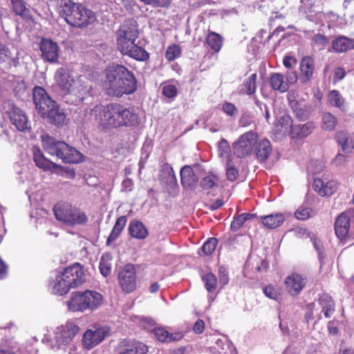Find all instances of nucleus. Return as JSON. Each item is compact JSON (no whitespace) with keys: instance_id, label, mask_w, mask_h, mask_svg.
Returning <instances> with one entry per match:
<instances>
[{"instance_id":"nucleus-1","label":"nucleus","mask_w":354,"mask_h":354,"mask_svg":"<svg viewBox=\"0 0 354 354\" xmlns=\"http://www.w3.org/2000/svg\"><path fill=\"white\" fill-rule=\"evenodd\" d=\"M90 114L97 129L102 132L135 127L140 123L139 116L132 109L116 102L97 104L91 110Z\"/></svg>"},{"instance_id":"nucleus-2","label":"nucleus","mask_w":354,"mask_h":354,"mask_svg":"<svg viewBox=\"0 0 354 354\" xmlns=\"http://www.w3.org/2000/svg\"><path fill=\"white\" fill-rule=\"evenodd\" d=\"M103 86L110 97H122L136 92L138 81L133 71L122 64H113L104 71Z\"/></svg>"},{"instance_id":"nucleus-3","label":"nucleus","mask_w":354,"mask_h":354,"mask_svg":"<svg viewBox=\"0 0 354 354\" xmlns=\"http://www.w3.org/2000/svg\"><path fill=\"white\" fill-rule=\"evenodd\" d=\"M32 95L35 108L42 118H46L50 124L58 127L66 124V115L59 109L57 102L51 99L43 87L35 86Z\"/></svg>"},{"instance_id":"nucleus-4","label":"nucleus","mask_w":354,"mask_h":354,"mask_svg":"<svg viewBox=\"0 0 354 354\" xmlns=\"http://www.w3.org/2000/svg\"><path fill=\"white\" fill-rule=\"evenodd\" d=\"M59 15L68 24L77 28H84L92 24L95 19L94 12L80 3L72 0H57Z\"/></svg>"},{"instance_id":"nucleus-5","label":"nucleus","mask_w":354,"mask_h":354,"mask_svg":"<svg viewBox=\"0 0 354 354\" xmlns=\"http://www.w3.org/2000/svg\"><path fill=\"white\" fill-rule=\"evenodd\" d=\"M41 145L46 153L57 156L64 163L75 164L83 160V155L75 147L65 142L58 141L50 136H41Z\"/></svg>"},{"instance_id":"nucleus-6","label":"nucleus","mask_w":354,"mask_h":354,"mask_svg":"<svg viewBox=\"0 0 354 354\" xmlns=\"http://www.w3.org/2000/svg\"><path fill=\"white\" fill-rule=\"evenodd\" d=\"M103 303V296L97 291L86 290L71 293L68 308L73 312L93 311Z\"/></svg>"},{"instance_id":"nucleus-7","label":"nucleus","mask_w":354,"mask_h":354,"mask_svg":"<svg viewBox=\"0 0 354 354\" xmlns=\"http://www.w3.org/2000/svg\"><path fill=\"white\" fill-rule=\"evenodd\" d=\"M53 211L57 220L70 226L82 225L88 222L86 214L68 202H57Z\"/></svg>"},{"instance_id":"nucleus-8","label":"nucleus","mask_w":354,"mask_h":354,"mask_svg":"<svg viewBox=\"0 0 354 354\" xmlns=\"http://www.w3.org/2000/svg\"><path fill=\"white\" fill-rule=\"evenodd\" d=\"M137 39H116L118 50L123 55H127L135 60L145 62L149 59V54L142 47L136 44Z\"/></svg>"},{"instance_id":"nucleus-9","label":"nucleus","mask_w":354,"mask_h":354,"mask_svg":"<svg viewBox=\"0 0 354 354\" xmlns=\"http://www.w3.org/2000/svg\"><path fill=\"white\" fill-rule=\"evenodd\" d=\"M110 330L106 326H93L83 334L82 343L85 349L90 350L100 344L109 335Z\"/></svg>"},{"instance_id":"nucleus-10","label":"nucleus","mask_w":354,"mask_h":354,"mask_svg":"<svg viewBox=\"0 0 354 354\" xmlns=\"http://www.w3.org/2000/svg\"><path fill=\"white\" fill-rule=\"evenodd\" d=\"M258 135L253 131H249L241 135L239 140L233 144V152L239 158L249 155L257 144Z\"/></svg>"},{"instance_id":"nucleus-11","label":"nucleus","mask_w":354,"mask_h":354,"mask_svg":"<svg viewBox=\"0 0 354 354\" xmlns=\"http://www.w3.org/2000/svg\"><path fill=\"white\" fill-rule=\"evenodd\" d=\"M118 282L122 291L130 293L136 290L137 277L134 266L127 264L118 273Z\"/></svg>"},{"instance_id":"nucleus-12","label":"nucleus","mask_w":354,"mask_h":354,"mask_svg":"<svg viewBox=\"0 0 354 354\" xmlns=\"http://www.w3.org/2000/svg\"><path fill=\"white\" fill-rule=\"evenodd\" d=\"M62 274L72 288H77L86 281L84 267L80 263H75L66 268Z\"/></svg>"},{"instance_id":"nucleus-13","label":"nucleus","mask_w":354,"mask_h":354,"mask_svg":"<svg viewBox=\"0 0 354 354\" xmlns=\"http://www.w3.org/2000/svg\"><path fill=\"white\" fill-rule=\"evenodd\" d=\"M10 123L19 131H26L30 129V124L26 113L19 108L13 106L8 111Z\"/></svg>"},{"instance_id":"nucleus-14","label":"nucleus","mask_w":354,"mask_h":354,"mask_svg":"<svg viewBox=\"0 0 354 354\" xmlns=\"http://www.w3.org/2000/svg\"><path fill=\"white\" fill-rule=\"evenodd\" d=\"M306 276L293 272L286 278L284 284L286 290L290 295L297 296L306 286Z\"/></svg>"},{"instance_id":"nucleus-15","label":"nucleus","mask_w":354,"mask_h":354,"mask_svg":"<svg viewBox=\"0 0 354 354\" xmlns=\"http://www.w3.org/2000/svg\"><path fill=\"white\" fill-rule=\"evenodd\" d=\"M42 58L49 62L56 63L59 58V46L50 39L43 38L39 43Z\"/></svg>"},{"instance_id":"nucleus-16","label":"nucleus","mask_w":354,"mask_h":354,"mask_svg":"<svg viewBox=\"0 0 354 354\" xmlns=\"http://www.w3.org/2000/svg\"><path fill=\"white\" fill-rule=\"evenodd\" d=\"M71 73V69L66 66H62L59 68L54 75V80L57 85L66 93L70 92L75 82Z\"/></svg>"},{"instance_id":"nucleus-17","label":"nucleus","mask_w":354,"mask_h":354,"mask_svg":"<svg viewBox=\"0 0 354 354\" xmlns=\"http://www.w3.org/2000/svg\"><path fill=\"white\" fill-rule=\"evenodd\" d=\"M138 27V23L135 19L124 20L115 32L116 39H138L139 36Z\"/></svg>"},{"instance_id":"nucleus-18","label":"nucleus","mask_w":354,"mask_h":354,"mask_svg":"<svg viewBox=\"0 0 354 354\" xmlns=\"http://www.w3.org/2000/svg\"><path fill=\"white\" fill-rule=\"evenodd\" d=\"M315 69V60L310 56H304L299 64V80L301 83H307L311 80Z\"/></svg>"},{"instance_id":"nucleus-19","label":"nucleus","mask_w":354,"mask_h":354,"mask_svg":"<svg viewBox=\"0 0 354 354\" xmlns=\"http://www.w3.org/2000/svg\"><path fill=\"white\" fill-rule=\"evenodd\" d=\"M79 331L80 327L77 324L73 322H67L65 325L62 326L57 337L58 341L64 345H67L72 342Z\"/></svg>"},{"instance_id":"nucleus-20","label":"nucleus","mask_w":354,"mask_h":354,"mask_svg":"<svg viewBox=\"0 0 354 354\" xmlns=\"http://www.w3.org/2000/svg\"><path fill=\"white\" fill-rule=\"evenodd\" d=\"M337 183L335 180H329L327 183L320 178H315L313 183V189L321 196H330L337 190Z\"/></svg>"},{"instance_id":"nucleus-21","label":"nucleus","mask_w":354,"mask_h":354,"mask_svg":"<svg viewBox=\"0 0 354 354\" xmlns=\"http://www.w3.org/2000/svg\"><path fill=\"white\" fill-rule=\"evenodd\" d=\"M180 174L183 187L185 189H193L198 182V177L193 169L189 165H185L180 169Z\"/></svg>"},{"instance_id":"nucleus-22","label":"nucleus","mask_w":354,"mask_h":354,"mask_svg":"<svg viewBox=\"0 0 354 354\" xmlns=\"http://www.w3.org/2000/svg\"><path fill=\"white\" fill-rule=\"evenodd\" d=\"M350 218L346 212H342L336 218L335 222V232L339 239H344L348 234L350 229Z\"/></svg>"},{"instance_id":"nucleus-23","label":"nucleus","mask_w":354,"mask_h":354,"mask_svg":"<svg viewBox=\"0 0 354 354\" xmlns=\"http://www.w3.org/2000/svg\"><path fill=\"white\" fill-rule=\"evenodd\" d=\"M33 160L37 167L43 169L44 171H50L51 169L61 167L57 164L47 159L41 152V149L36 146L32 147Z\"/></svg>"},{"instance_id":"nucleus-24","label":"nucleus","mask_w":354,"mask_h":354,"mask_svg":"<svg viewBox=\"0 0 354 354\" xmlns=\"http://www.w3.org/2000/svg\"><path fill=\"white\" fill-rule=\"evenodd\" d=\"M128 232L131 238L138 240H145L149 236V230L145 224L135 219L130 221Z\"/></svg>"},{"instance_id":"nucleus-25","label":"nucleus","mask_w":354,"mask_h":354,"mask_svg":"<svg viewBox=\"0 0 354 354\" xmlns=\"http://www.w3.org/2000/svg\"><path fill=\"white\" fill-rule=\"evenodd\" d=\"M160 177V180L171 188L178 187L174 170L169 163L165 162L161 165Z\"/></svg>"},{"instance_id":"nucleus-26","label":"nucleus","mask_w":354,"mask_h":354,"mask_svg":"<svg viewBox=\"0 0 354 354\" xmlns=\"http://www.w3.org/2000/svg\"><path fill=\"white\" fill-rule=\"evenodd\" d=\"M50 286L52 292L55 295L60 296L67 294L72 289L62 272L57 275L55 280L50 282Z\"/></svg>"},{"instance_id":"nucleus-27","label":"nucleus","mask_w":354,"mask_h":354,"mask_svg":"<svg viewBox=\"0 0 354 354\" xmlns=\"http://www.w3.org/2000/svg\"><path fill=\"white\" fill-rule=\"evenodd\" d=\"M272 151L270 142L268 139H263L259 142H257L254 151L260 162H265L270 156Z\"/></svg>"},{"instance_id":"nucleus-28","label":"nucleus","mask_w":354,"mask_h":354,"mask_svg":"<svg viewBox=\"0 0 354 354\" xmlns=\"http://www.w3.org/2000/svg\"><path fill=\"white\" fill-rule=\"evenodd\" d=\"M152 332L158 341L164 343L177 342L183 338L181 333H169L162 327L154 328Z\"/></svg>"},{"instance_id":"nucleus-29","label":"nucleus","mask_w":354,"mask_h":354,"mask_svg":"<svg viewBox=\"0 0 354 354\" xmlns=\"http://www.w3.org/2000/svg\"><path fill=\"white\" fill-rule=\"evenodd\" d=\"M332 48L337 53H346L354 48V39L339 36L332 41Z\"/></svg>"},{"instance_id":"nucleus-30","label":"nucleus","mask_w":354,"mask_h":354,"mask_svg":"<svg viewBox=\"0 0 354 354\" xmlns=\"http://www.w3.org/2000/svg\"><path fill=\"white\" fill-rule=\"evenodd\" d=\"M260 219L266 228L275 229L283 223L285 216L282 213H277L261 216Z\"/></svg>"},{"instance_id":"nucleus-31","label":"nucleus","mask_w":354,"mask_h":354,"mask_svg":"<svg viewBox=\"0 0 354 354\" xmlns=\"http://www.w3.org/2000/svg\"><path fill=\"white\" fill-rule=\"evenodd\" d=\"M318 303L322 306V311L326 318H330L335 312V302L328 293H323L318 299Z\"/></svg>"},{"instance_id":"nucleus-32","label":"nucleus","mask_w":354,"mask_h":354,"mask_svg":"<svg viewBox=\"0 0 354 354\" xmlns=\"http://www.w3.org/2000/svg\"><path fill=\"white\" fill-rule=\"evenodd\" d=\"M269 83L274 91L284 93L289 89L288 83L285 81L284 77L281 73H272L269 79Z\"/></svg>"},{"instance_id":"nucleus-33","label":"nucleus","mask_w":354,"mask_h":354,"mask_svg":"<svg viewBox=\"0 0 354 354\" xmlns=\"http://www.w3.org/2000/svg\"><path fill=\"white\" fill-rule=\"evenodd\" d=\"M127 222V218L126 216H121L116 219L114 226L107 238L106 245H110L118 238L126 226Z\"/></svg>"},{"instance_id":"nucleus-34","label":"nucleus","mask_w":354,"mask_h":354,"mask_svg":"<svg viewBox=\"0 0 354 354\" xmlns=\"http://www.w3.org/2000/svg\"><path fill=\"white\" fill-rule=\"evenodd\" d=\"M257 77L256 73H252L241 84L239 88V94L250 95L255 93L257 89Z\"/></svg>"},{"instance_id":"nucleus-35","label":"nucleus","mask_w":354,"mask_h":354,"mask_svg":"<svg viewBox=\"0 0 354 354\" xmlns=\"http://www.w3.org/2000/svg\"><path fill=\"white\" fill-rule=\"evenodd\" d=\"M148 347L142 342L128 343L120 351L118 354H146Z\"/></svg>"},{"instance_id":"nucleus-36","label":"nucleus","mask_w":354,"mask_h":354,"mask_svg":"<svg viewBox=\"0 0 354 354\" xmlns=\"http://www.w3.org/2000/svg\"><path fill=\"white\" fill-rule=\"evenodd\" d=\"M314 129V123L308 122L303 124L295 125L292 127V134L295 138H304L309 136Z\"/></svg>"},{"instance_id":"nucleus-37","label":"nucleus","mask_w":354,"mask_h":354,"mask_svg":"<svg viewBox=\"0 0 354 354\" xmlns=\"http://www.w3.org/2000/svg\"><path fill=\"white\" fill-rule=\"evenodd\" d=\"M257 217L256 214H251V213H243L237 216L234 218V220L232 221L230 229L236 232L243 225V224L248 221H251Z\"/></svg>"},{"instance_id":"nucleus-38","label":"nucleus","mask_w":354,"mask_h":354,"mask_svg":"<svg viewBox=\"0 0 354 354\" xmlns=\"http://www.w3.org/2000/svg\"><path fill=\"white\" fill-rule=\"evenodd\" d=\"M206 43L215 53H218L221 48V37L214 32H209L206 37Z\"/></svg>"},{"instance_id":"nucleus-39","label":"nucleus","mask_w":354,"mask_h":354,"mask_svg":"<svg viewBox=\"0 0 354 354\" xmlns=\"http://www.w3.org/2000/svg\"><path fill=\"white\" fill-rule=\"evenodd\" d=\"M337 124V118L330 113H325L322 118V128L326 131H333Z\"/></svg>"},{"instance_id":"nucleus-40","label":"nucleus","mask_w":354,"mask_h":354,"mask_svg":"<svg viewBox=\"0 0 354 354\" xmlns=\"http://www.w3.org/2000/svg\"><path fill=\"white\" fill-rule=\"evenodd\" d=\"M11 4L12 10L17 15L26 17L29 14L30 11L24 0H12Z\"/></svg>"},{"instance_id":"nucleus-41","label":"nucleus","mask_w":354,"mask_h":354,"mask_svg":"<svg viewBox=\"0 0 354 354\" xmlns=\"http://www.w3.org/2000/svg\"><path fill=\"white\" fill-rule=\"evenodd\" d=\"M276 126L280 131L286 132L290 131L292 133V127H294L295 125H292L291 117L288 115H285L279 118Z\"/></svg>"},{"instance_id":"nucleus-42","label":"nucleus","mask_w":354,"mask_h":354,"mask_svg":"<svg viewBox=\"0 0 354 354\" xmlns=\"http://www.w3.org/2000/svg\"><path fill=\"white\" fill-rule=\"evenodd\" d=\"M218 244V240L216 238H209L201 248V250L204 255H211L215 250Z\"/></svg>"},{"instance_id":"nucleus-43","label":"nucleus","mask_w":354,"mask_h":354,"mask_svg":"<svg viewBox=\"0 0 354 354\" xmlns=\"http://www.w3.org/2000/svg\"><path fill=\"white\" fill-rule=\"evenodd\" d=\"M181 55V48L177 44H172L167 47L165 52V58L168 62L174 61Z\"/></svg>"},{"instance_id":"nucleus-44","label":"nucleus","mask_w":354,"mask_h":354,"mask_svg":"<svg viewBox=\"0 0 354 354\" xmlns=\"http://www.w3.org/2000/svg\"><path fill=\"white\" fill-rule=\"evenodd\" d=\"M108 255H103L100 259L99 269L104 277H108L111 272V259H108Z\"/></svg>"},{"instance_id":"nucleus-45","label":"nucleus","mask_w":354,"mask_h":354,"mask_svg":"<svg viewBox=\"0 0 354 354\" xmlns=\"http://www.w3.org/2000/svg\"><path fill=\"white\" fill-rule=\"evenodd\" d=\"M328 99L330 104L336 107L341 108L344 104V100L340 93L337 90L330 91Z\"/></svg>"},{"instance_id":"nucleus-46","label":"nucleus","mask_w":354,"mask_h":354,"mask_svg":"<svg viewBox=\"0 0 354 354\" xmlns=\"http://www.w3.org/2000/svg\"><path fill=\"white\" fill-rule=\"evenodd\" d=\"M265 295L274 300H277L281 297V289L272 285H268L263 288Z\"/></svg>"},{"instance_id":"nucleus-47","label":"nucleus","mask_w":354,"mask_h":354,"mask_svg":"<svg viewBox=\"0 0 354 354\" xmlns=\"http://www.w3.org/2000/svg\"><path fill=\"white\" fill-rule=\"evenodd\" d=\"M239 175V169L231 162H227L226 165L227 179L231 182H234L237 180Z\"/></svg>"},{"instance_id":"nucleus-48","label":"nucleus","mask_w":354,"mask_h":354,"mask_svg":"<svg viewBox=\"0 0 354 354\" xmlns=\"http://www.w3.org/2000/svg\"><path fill=\"white\" fill-rule=\"evenodd\" d=\"M203 280L205 283V288L209 292H212L216 288V278L212 273H207L203 277Z\"/></svg>"},{"instance_id":"nucleus-49","label":"nucleus","mask_w":354,"mask_h":354,"mask_svg":"<svg viewBox=\"0 0 354 354\" xmlns=\"http://www.w3.org/2000/svg\"><path fill=\"white\" fill-rule=\"evenodd\" d=\"M223 111L229 115L232 120L236 119L239 113L236 106L230 102H225L223 104Z\"/></svg>"},{"instance_id":"nucleus-50","label":"nucleus","mask_w":354,"mask_h":354,"mask_svg":"<svg viewBox=\"0 0 354 354\" xmlns=\"http://www.w3.org/2000/svg\"><path fill=\"white\" fill-rule=\"evenodd\" d=\"M295 217L299 220H306L312 216L313 209L310 207H299L295 212Z\"/></svg>"},{"instance_id":"nucleus-51","label":"nucleus","mask_w":354,"mask_h":354,"mask_svg":"<svg viewBox=\"0 0 354 354\" xmlns=\"http://www.w3.org/2000/svg\"><path fill=\"white\" fill-rule=\"evenodd\" d=\"M348 138V133L346 131H339L336 133L335 139L337 144L341 147L342 150L346 147V139Z\"/></svg>"},{"instance_id":"nucleus-52","label":"nucleus","mask_w":354,"mask_h":354,"mask_svg":"<svg viewBox=\"0 0 354 354\" xmlns=\"http://www.w3.org/2000/svg\"><path fill=\"white\" fill-rule=\"evenodd\" d=\"M216 177L213 175L207 176L202 178L200 182V186L203 189L212 188L215 185Z\"/></svg>"},{"instance_id":"nucleus-53","label":"nucleus","mask_w":354,"mask_h":354,"mask_svg":"<svg viewBox=\"0 0 354 354\" xmlns=\"http://www.w3.org/2000/svg\"><path fill=\"white\" fill-rule=\"evenodd\" d=\"M162 92L165 97L172 98L176 96L178 89L176 86L173 84H167L162 87Z\"/></svg>"},{"instance_id":"nucleus-54","label":"nucleus","mask_w":354,"mask_h":354,"mask_svg":"<svg viewBox=\"0 0 354 354\" xmlns=\"http://www.w3.org/2000/svg\"><path fill=\"white\" fill-rule=\"evenodd\" d=\"M312 41L316 46H325L328 44V39L325 35L317 33L314 35Z\"/></svg>"},{"instance_id":"nucleus-55","label":"nucleus","mask_w":354,"mask_h":354,"mask_svg":"<svg viewBox=\"0 0 354 354\" xmlns=\"http://www.w3.org/2000/svg\"><path fill=\"white\" fill-rule=\"evenodd\" d=\"M146 5H151L153 7H165L170 4V0H140Z\"/></svg>"},{"instance_id":"nucleus-56","label":"nucleus","mask_w":354,"mask_h":354,"mask_svg":"<svg viewBox=\"0 0 354 354\" xmlns=\"http://www.w3.org/2000/svg\"><path fill=\"white\" fill-rule=\"evenodd\" d=\"M299 78L298 75L295 71H289L286 73V82L288 83V86L290 84H294Z\"/></svg>"},{"instance_id":"nucleus-57","label":"nucleus","mask_w":354,"mask_h":354,"mask_svg":"<svg viewBox=\"0 0 354 354\" xmlns=\"http://www.w3.org/2000/svg\"><path fill=\"white\" fill-rule=\"evenodd\" d=\"M346 76V71L342 67H337L334 71L333 81L335 82H339L344 78Z\"/></svg>"},{"instance_id":"nucleus-58","label":"nucleus","mask_w":354,"mask_h":354,"mask_svg":"<svg viewBox=\"0 0 354 354\" xmlns=\"http://www.w3.org/2000/svg\"><path fill=\"white\" fill-rule=\"evenodd\" d=\"M252 123V118L248 113H243L240 120L239 125L243 127H246L250 125Z\"/></svg>"},{"instance_id":"nucleus-59","label":"nucleus","mask_w":354,"mask_h":354,"mask_svg":"<svg viewBox=\"0 0 354 354\" xmlns=\"http://www.w3.org/2000/svg\"><path fill=\"white\" fill-rule=\"evenodd\" d=\"M333 162L336 166H340L347 162V157L346 155L339 153L336 155Z\"/></svg>"},{"instance_id":"nucleus-60","label":"nucleus","mask_w":354,"mask_h":354,"mask_svg":"<svg viewBox=\"0 0 354 354\" xmlns=\"http://www.w3.org/2000/svg\"><path fill=\"white\" fill-rule=\"evenodd\" d=\"M205 329V323L202 319H198L193 326V330L196 334H201Z\"/></svg>"},{"instance_id":"nucleus-61","label":"nucleus","mask_w":354,"mask_h":354,"mask_svg":"<svg viewBox=\"0 0 354 354\" xmlns=\"http://www.w3.org/2000/svg\"><path fill=\"white\" fill-rule=\"evenodd\" d=\"M283 64L286 68H291L292 65H295L297 64V59L292 56H286L283 58Z\"/></svg>"},{"instance_id":"nucleus-62","label":"nucleus","mask_w":354,"mask_h":354,"mask_svg":"<svg viewBox=\"0 0 354 354\" xmlns=\"http://www.w3.org/2000/svg\"><path fill=\"white\" fill-rule=\"evenodd\" d=\"M294 113L296 117L301 120H305L306 119L308 118L307 111L301 106Z\"/></svg>"},{"instance_id":"nucleus-63","label":"nucleus","mask_w":354,"mask_h":354,"mask_svg":"<svg viewBox=\"0 0 354 354\" xmlns=\"http://www.w3.org/2000/svg\"><path fill=\"white\" fill-rule=\"evenodd\" d=\"M353 149H354V140L348 137L346 139L345 149L342 151L345 153H349L352 152Z\"/></svg>"},{"instance_id":"nucleus-64","label":"nucleus","mask_w":354,"mask_h":354,"mask_svg":"<svg viewBox=\"0 0 354 354\" xmlns=\"http://www.w3.org/2000/svg\"><path fill=\"white\" fill-rule=\"evenodd\" d=\"M295 233L298 237L300 238H308L310 236V233L306 228L299 227L295 230Z\"/></svg>"}]
</instances>
